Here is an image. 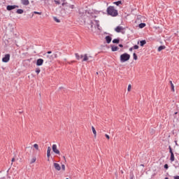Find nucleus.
<instances>
[{"label": "nucleus", "mask_w": 179, "mask_h": 179, "mask_svg": "<svg viewBox=\"0 0 179 179\" xmlns=\"http://www.w3.org/2000/svg\"><path fill=\"white\" fill-rule=\"evenodd\" d=\"M89 15H90V12L87 11V10H85L83 8L79 9L78 22H80V24H85L86 23V19L89 17Z\"/></svg>", "instance_id": "obj_1"}, {"label": "nucleus", "mask_w": 179, "mask_h": 179, "mask_svg": "<svg viewBox=\"0 0 179 179\" xmlns=\"http://www.w3.org/2000/svg\"><path fill=\"white\" fill-rule=\"evenodd\" d=\"M106 12L109 16H112L113 17H115L118 15V10L113 6H108Z\"/></svg>", "instance_id": "obj_2"}, {"label": "nucleus", "mask_w": 179, "mask_h": 179, "mask_svg": "<svg viewBox=\"0 0 179 179\" xmlns=\"http://www.w3.org/2000/svg\"><path fill=\"white\" fill-rule=\"evenodd\" d=\"M131 58V55L128 53H123L120 55V62H127V61H129Z\"/></svg>", "instance_id": "obj_3"}, {"label": "nucleus", "mask_w": 179, "mask_h": 179, "mask_svg": "<svg viewBox=\"0 0 179 179\" xmlns=\"http://www.w3.org/2000/svg\"><path fill=\"white\" fill-rule=\"evenodd\" d=\"M9 59H10V54H6L5 56L2 58L3 62H9Z\"/></svg>", "instance_id": "obj_4"}, {"label": "nucleus", "mask_w": 179, "mask_h": 179, "mask_svg": "<svg viewBox=\"0 0 179 179\" xmlns=\"http://www.w3.org/2000/svg\"><path fill=\"white\" fill-rule=\"evenodd\" d=\"M52 149L56 155H61V152L59 151L58 149H57V145L54 144L52 147Z\"/></svg>", "instance_id": "obj_5"}, {"label": "nucleus", "mask_w": 179, "mask_h": 179, "mask_svg": "<svg viewBox=\"0 0 179 179\" xmlns=\"http://www.w3.org/2000/svg\"><path fill=\"white\" fill-rule=\"evenodd\" d=\"M43 64H44V59H38L36 60V66H41V65H43Z\"/></svg>", "instance_id": "obj_6"}, {"label": "nucleus", "mask_w": 179, "mask_h": 179, "mask_svg": "<svg viewBox=\"0 0 179 179\" xmlns=\"http://www.w3.org/2000/svg\"><path fill=\"white\" fill-rule=\"evenodd\" d=\"M16 8H19V6H7L6 9L7 10H13V9H16Z\"/></svg>", "instance_id": "obj_7"}, {"label": "nucleus", "mask_w": 179, "mask_h": 179, "mask_svg": "<svg viewBox=\"0 0 179 179\" xmlns=\"http://www.w3.org/2000/svg\"><path fill=\"white\" fill-rule=\"evenodd\" d=\"M50 156H51V147H48V151H47V157L48 158V162L50 161Z\"/></svg>", "instance_id": "obj_8"}, {"label": "nucleus", "mask_w": 179, "mask_h": 179, "mask_svg": "<svg viewBox=\"0 0 179 179\" xmlns=\"http://www.w3.org/2000/svg\"><path fill=\"white\" fill-rule=\"evenodd\" d=\"M53 166H54L55 170H57V171H59L61 170V166H59V164L54 163Z\"/></svg>", "instance_id": "obj_9"}, {"label": "nucleus", "mask_w": 179, "mask_h": 179, "mask_svg": "<svg viewBox=\"0 0 179 179\" xmlns=\"http://www.w3.org/2000/svg\"><path fill=\"white\" fill-rule=\"evenodd\" d=\"M105 40H106L107 44H110V43H111V40H113V38H111V36H106L105 37Z\"/></svg>", "instance_id": "obj_10"}, {"label": "nucleus", "mask_w": 179, "mask_h": 179, "mask_svg": "<svg viewBox=\"0 0 179 179\" xmlns=\"http://www.w3.org/2000/svg\"><path fill=\"white\" fill-rule=\"evenodd\" d=\"M21 3L24 5V6H27L30 3V1L29 0H21Z\"/></svg>", "instance_id": "obj_11"}, {"label": "nucleus", "mask_w": 179, "mask_h": 179, "mask_svg": "<svg viewBox=\"0 0 179 179\" xmlns=\"http://www.w3.org/2000/svg\"><path fill=\"white\" fill-rule=\"evenodd\" d=\"M117 33H121V30H123L122 27L118 26L115 29Z\"/></svg>", "instance_id": "obj_12"}, {"label": "nucleus", "mask_w": 179, "mask_h": 179, "mask_svg": "<svg viewBox=\"0 0 179 179\" xmlns=\"http://www.w3.org/2000/svg\"><path fill=\"white\" fill-rule=\"evenodd\" d=\"M169 83L171 85V92H176V90H174V84H173V81L172 80H170L169 81Z\"/></svg>", "instance_id": "obj_13"}, {"label": "nucleus", "mask_w": 179, "mask_h": 179, "mask_svg": "<svg viewBox=\"0 0 179 179\" xmlns=\"http://www.w3.org/2000/svg\"><path fill=\"white\" fill-rule=\"evenodd\" d=\"M111 50H112V51L115 52V51H118V50H120V48H118V46L112 45Z\"/></svg>", "instance_id": "obj_14"}, {"label": "nucleus", "mask_w": 179, "mask_h": 179, "mask_svg": "<svg viewBox=\"0 0 179 179\" xmlns=\"http://www.w3.org/2000/svg\"><path fill=\"white\" fill-rule=\"evenodd\" d=\"M113 44H120V38H115L113 40Z\"/></svg>", "instance_id": "obj_15"}, {"label": "nucleus", "mask_w": 179, "mask_h": 179, "mask_svg": "<svg viewBox=\"0 0 179 179\" xmlns=\"http://www.w3.org/2000/svg\"><path fill=\"white\" fill-rule=\"evenodd\" d=\"M86 61H89V57H87V54H85L83 59V62H85Z\"/></svg>", "instance_id": "obj_16"}, {"label": "nucleus", "mask_w": 179, "mask_h": 179, "mask_svg": "<svg viewBox=\"0 0 179 179\" xmlns=\"http://www.w3.org/2000/svg\"><path fill=\"white\" fill-rule=\"evenodd\" d=\"M114 5H116L117 6H120V5H122V1H117L113 2Z\"/></svg>", "instance_id": "obj_17"}, {"label": "nucleus", "mask_w": 179, "mask_h": 179, "mask_svg": "<svg viewBox=\"0 0 179 179\" xmlns=\"http://www.w3.org/2000/svg\"><path fill=\"white\" fill-rule=\"evenodd\" d=\"M94 22H95L96 27H97L98 30H101L100 29V24H99V20H94Z\"/></svg>", "instance_id": "obj_18"}, {"label": "nucleus", "mask_w": 179, "mask_h": 179, "mask_svg": "<svg viewBox=\"0 0 179 179\" xmlns=\"http://www.w3.org/2000/svg\"><path fill=\"white\" fill-rule=\"evenodd\" d=\"M162 50H166L165 45H161L158 48V51L160 52V51H162Z\"/></svg>", "instance_id": "obj_19"}, {"label": "nucleus", "mask_w": 179, "mask_h": 179, "mask_svg": "<svg viewBox=\"0 0 179 179\" xmlns=\"http://www.w3.org/2000/svg\"><path fill=\"white\" fill-rule=\"evenodd\" d=\"M145 44H146V41L145 40H143V41H140L141 47H143V45H145Z\"/></svg>", "instance_id": "obj_20"}, {"label": "nucleus", "mask_w": 179, "mask_h": 179, "mask_svg": "<svg viewBox=\"0 0 179 179\" xmlns=\"http://www.w3.org/2000/svg\"><path fill=\"white\" fill-rule=\"evenodd\" d=\"M146 27V24H145V23H141V24H139V25H138V27L140 28V29H143V27Z\"/></svg>", "instance_id": "obj_21"}, {"label": "nucleus", "mask_w": 179, "mask_h": 179, "mask_svg": "<svg viewBox=\"0 0 179 179\" xmlns=\"http://www.w3.org/2000/svg\"><path fill=\"white\" fill-rule=\"evenodd\" d=\"M92 132H93V134H94V138H96V129H94V127H92Z\"/></svg>", "instance_id": "obj_22"}, {"label": "nucleus", "mask_w": 179, "mask_h": 179, "mask_svg": "<svg viewBox=\"0 0 179 179\" xmlns=\"http://www.w3.org/2000/svg\"><path fill=\"white\" fill-rule=\"evenodd\" d=\"M170 160H171V162H174V160H176V158L174 157V153L171 154Z\"/></svg>", "instance_id": "obj_23"}, {"label": "nucleus", "mask_w": 179, "mask_h": 179, "mask_svg": "<svg viewBox=\"0 0 179 179\" xmlns=\"http://www.w3.org/2000/svg\"><path fill=\"white\" fill-rule=\"evenodd\" d=\"M23 12H24V10L22 9H17L16 13L18 15H22V13H23Z\"/></svg>", "instance_id": "obj_24"}, {"label": "nucleus", "mask_w": 179, "mask_h": 179, "mask_svg": "<svg viewBox=\"0 0 179 179\" xmlns=\"http://www.w3.org/2000/svg\"><path fill=\"white\" fill-rule=\"evenodd\" d=\"M133 58L134 59H135V61L138 59V55H136V53L133 54Z\"/></svg>", "instance_id": "obj_25"}, {"label": "nucleus", "mask_w": 179, "mask_h": 179, "mask_svg": "<svg viewBox=\"0 0 179 179\" xmlns=\"http://www.w3.org/2000/svg\"><path fill=\"white\" fill-rule=\"evenodd\" d=\"M75 55H76V59H78V61H79V59H80V56L79 55V54L78 53H76Z\"/></svg>", "instance_id": "obj_26"}, {"label": "nucleus", "mask_w": 179, "mask_h": 179, "mask_svg": "<svg viewBox=\"0 0 179 179\" xmlns=\"http://www.w3.org/2000/svg\"><path fill=\"white\" fill-rule=\"evenodd\" d=\"M169 153L171 155L174 153V152H173V148H171V145L169 146Z\"/></svg>", "instance_id": "obj_27"}, {"label": "nucleus", "mask_w": 179, "mask_h": 179, "mask_svg": "<svg viewBox=\"0 0 179 179\" xmlns=\"http://www.w3.org/2000/svg\"><path fill=\"white\" fill-rule=\"evenodd\" d=\"M169 153L171 155L174 153V152H173V148H171V145L169 146Z\"/></svg>", "instance_id": "obj_28"}, {"label": "nucleus", "mask_w": 179, "mask_h": 179, "mask_svg": "<svg viewBox=\"0 0 179 179\" xmlns=\"http://www.w3.org/2000/svg\"><path fill=\"white\" fill-rule=\"evenodd\" d=\"M88 16H91L92 17H97V16L96 15H94V13H90V15H88Z\"/></svg>", "instance_id": "obj_29"}, {"label": "nucleus", "mask_w": 179, "mask_h": 179, "mask_svg": "<svg viewBox=\"0 0 179 179\" xmlns=\"http://www.w3.org/2000/svg\"><path fill=\"white\" fill-rule=\"evenodd\" d=\"M55 3H56V5H61V1H58V0H54Z\"/></svg>", "instance_id": "obj_30"}, {"label": "nucleus", "mask_w": 179, "mask_h": 179, "mask_svg": "<svg viewBox=\"0 0 179 179\" xmlns=\"http://www.w3.org/2000/svg\"><path fill=\"white\" fill-rule=\"evenodd\" d=\"M36 72L37 75H38V73H40V72H41V70L40 69V68H36Z\"/></svg>", "instance_id": "obj_31"}, {"label": "nucleus", "mask_w": 179, "mask_h": 179, "mask_svg": "<svg viewBox=\"0 0 179 179\" xmlns=\"http://www.w3.org/2000/svg\"><path fill=\"white\" fill-rule=\"evenodd\" d=\"M54 20H55L57 22V23H59L61 22V20H59V19L57 18V17H54Z\"/></svg>", "instance_id": "obj_32"}, {"label": "nucleus", "mask_w": 179, "mask_h": 179, "mask_svg": "<svg viewBox=\"0 0 179 179\" xmlns=\"http://www.w3.org/2000/svg\"><path fill=\"white\" fill-rule=\"evenodd\" d=\"M34 15H42L43 14V13L37 12V11H34Z\"/></svg>", "instance_id": "obj_33"}, {"label": "nucleus", "mask_w": 179, "mask_h": 179, "mask_svg": "<svg viewBox=\"0 0 179 179\" xmlns=\"http://www.w3.org/2000/svg\"><path fill=\"white\" fill-rule=\"evenodd\" d=\"M36 157L32 158L31 161V164L36 163Z\"/></svg>", "instance_id": "obj_34"}, {"label": "nucleus", "mask_w": 179, "mask_h": 179, "mask_svg": "<svg viewBox=\"0 0 179 179\" xmlns=\"http://www.w3.org/2000/svg\"><path fill=\"white\" fill-rule=\"evenodd\" d=\"M134 50H138L139 48V46L138 45H135L133 46Z\"/></svg>", "instance_id": "obj_35"}, {"label": "nucleus", "mask_w": 179, "mask_h": 179, "mask_svg": "<svg viewBox=\"0 0 179 179\" xmlns=\"http://www.w3.org/2000/svg\"><path fill=\"white\" fill-rule=\"evenodd\" d=\"M90 28L93 29V21L92 20L90 21Z\"/></svg>", "instance_id": "obj_36"}, {"label": "nucleus", "mask_w": 179, "mask_h": 179, "mask_svg": "<svg viewBox=\"0 0 179 179\" xmlns=\"http://www.w3.org/2000/svg\"><path fill=\"white\" fill-rule=\"evenodd\" d=\"M34 148H35V149H36V150H38V144H34Z\"/></svg>", "instance_id": "obj_37"}, {"label": "nucleus", "mask_w": 179, "mask_h": 179, "mask_svg": "<svg viewBox=\"0 0 179 179\" xmlns=\"http://www.w3.org/2000/svg\"><path fill=\"white\" fill-rule=\"evenodd\" d=\"M131 87H132V86H131V85H128V88H127L128 92H131Z\"/></svg>", "instance_id": "obj_38"}, {"label": "nucleus", "mask_w": 179, "mask_h": 179, "mask_svg": "<svg viewBox=\"0 0 179 179\" xmlns=\"http://www.w3.org/2000/svg\"><path fill=\"white\" fill-rule=\"evenodd\" d=\"M164 169H165L166 170H167V169H169V164H165L164 166Z\"/></svg>", "instance_id": "obj_39"}, {"label": "nucleus", "mask_w": 179, "mask_h": 179, "mask_svg": "<svg viewBox=\"0 0 179 179\" xmlns=\"http://www.w3.org/2000/svg\"><path fill=\"white\" fill-rule=\"evenodd\" d=\"M53 58H58V55L57 53L53 54Z\"/></svg>", "instance_id": "obj_40"}, {"label": "nucleus", "mask_w": 179, "mask_h": 179, "mask_svg": "<svg viewBox=\"0 0 179 179\" xmlns=\"http://www.w3.org/2000/svg\"><path fill=\"white\" fill-rule=\"evenodd\" d=\"M69 8H70L71 9H73V8H75L74 5H69Z\"/></svg>", "instance_id": "obj_41"}, {"label": "nucleus", "mask_w": 179, "mask_h": 179, "mask_svg": "<svg viewBox=\"0 0 179 179\" xmlns=\"http://www.w3.org/2000/svg\"><path fill=\"white\" fill-rule=\"evenodd\" d=\"M62 169L63 170V171H65V165H62Z\"/></svg>", "instance_id": "obj_42"}, {"label": "nucleus", "mask_w": 179, "mask_h": 179, "mask_svg": "<svg viewBox=\"0 0 179 179\" xmlns=\"http://www.w3.org/2000/svg\"><path fill=\"white\" fill-rule=\"evenodd\" d=\"M105 136L106 139H110V136H108V134H105Z\"/></svg>", "instance_id": "obj_43"}, {"label": "nucleus", "mask_w": 179, "mask_h": 179, "mask_svg": "<svg viewBox=\"0 0 179 179\" xmlns=\"http://www.w3.org/2000/svg\"><path fill=\"white\" fill-rule=\"evenodd\" d=\"M129 50L131 51V52H132V51L134 50V47H133V48H130L129 49Z\"/></svg>", "instance_id": "obj_44"}, {"label": "nucleus", "mask_w": 179, "mask_h": 179, "mask_svg": "<svg viewBox=\"0 0 179 179\" xmlns=\"http://www.w3.org/2000/svg\"><path fill=\"white\" fill-rule=\"evenodd\" d=\"M174 179H179V176H174Z\"/></svg>", "instance_id": "obj_45"}, {"label": "nucleus", "mask_w": 179, "mask_h": 179, "mask_svg": "<svg viewBox=\"0 0 179 179\" xmlns=\"http://www.w3.org/2000/svg\"><path fill=\"white\" fill-rule=\"evenodd\" d=\"M119 47H120V48H122V47H124V45L122 44H119Z\"/></svg>", "instance_id": "obj_46"}, {"label": "nucleus", "mask_w": 179, "mask_h": 179, "mask_svg": "<svg viewBox=\"0 0 179 179\" xmlns=\"http://www.w3.org/2000/svg\"><path fill=\"white\" fill-rule=\"evenodd\" d=\"M65 3H68L67 2L62 3V6H65Z\"/></svg>", "instance_id": "obj_47"}, {"label": "nucleus", "mask_w": 179, "mask_h": 179, "mask_svg": "<svg viewBox=\"0 0 179 179\" xmlns=\"http://www.w3.org/2000/svg\"><path fill=\"white\" fill-rule=\"evenodd\" d=\"M47 54H52V51H48Z\"/></svg>", "instance_id": "obj_48"}, {"label": "nucleus", "mask_w": 179, "mask_h": 179, "mask_svg": "<svg viewBox=\"0 0 179 179\" xmlns=\"http://www.w3.org/2000/svg\"><path fill=\"white\" fill-rule=\"evenodd\" d=\"M84 56H85V55H81L80 56V58H84Z\"/></svg>", "instance_id": "obj_49"}, {"label": "nucleus", "mask_w": 179, "mask_h": 179, "mask_svg": "<svg viewBox=\"0 0 179 179\" xmlns=\"http://www.w3.org/2000/svg\"><path fill=\"white\" fill-rule=\"evenodd\" d=\"M175 143H176V146H178V143H177V141H175Z\"/></svg>", "instance_id": "obj_50"}, {"label": "nucleus", "mask_w": 179, "mask_h": 179, "mask_svg": "<svg viewBox=\"0 0 179 179\" xmlns=\"http://www.w3.org/2000/svg\"><path fill=\"white\" fill-rule=\"evenodd\" d=\"M64 162H66V158H65V156L63 157Z\"/></svg>", "instance_id": "obj_51"}, {"label": "nucleus", "mask_w": 179, "mask_h": 179, "mask_svg": "<svg viewBox=\"0 0 179 179\" xmlns=\"http://www.w3.org/2000/svg\"><path fill=\"white\" fill-rule=\"evenodd\" d=\"M11 162L13 163V162H15V158H13Z\"/></svg>", "instance_id": "obj_52"}, {"label": "nucleus", "mask_w": 179, "mask_h": 179, "mask_svg": "<svg viewBox=\"0 0 179 179\" xmlns=\"http://www.w3.org/2000/svg\"><path fill=\"white\" fill-rule=\"evenodd\" d=\"M177 114H178V112H176V113H174V115H177Z\"/></svg>", "instance_id": "obj_53"}, {"label": "nucleus", "mask_w": 179, "mask_h": 179, "mask_svg": "<svg viewBox=\"0 0 179 179\" xmlns=\"http://www.w3.org/2000/svg\"><path fill=\"white\" fill-rule=\"evenodd\" d=\"M66 0H62V2L64 3Z\"/></svg>", "instance_id": "obj_54"}, {"label": "nucleus", "mask_w": 179, "mask_h": 179, "mask_svg": "<svg viewBox=\"0 0 179 179\" xmlns=\"http://www.w3.org/2000/svg\"><path fill=\"white\" fill-rule=\"evenodd\" d=\"M130 179H134V176L130 178Z\"/></svg>", "instance_id": "obj_55"}, {"label": "nucleus", "mask_w": 179, "mask_h": 179, "mask_svg": "<svg viewBox=\"0 0 179 179\" xmlns=\"http://www.w3.org/2000/svg\"><path fill=\"white\" fill-rule=\"evenodd\" d=\"M96 75H99V72H96Z\"/></svg>", "instance_id": "obj_56"}, {"label": "nucleus", "mask_w": 179, "mask_h": 179, "mask_svg": "<svg viewBox=\"0 0 179 179\" xmlns=\"http://www.w3.org/2000/svg\"><path fill=\"white\" fill-rule=\"evenodd\" d=\"M165 179H169V178H168V177H166V178H165Z\"/></svg>", "instance_id": "obj_57"}, {"label": "nucleus", "mask_w": 179, "mask_h": 179, "mask_svg": "<svg viewBox=\"0 0 179 179\" xmlns=\"http://www.w3.org/2000/svg\"><path fill=\"white\" fill-rule=\"evenodd\" d=\"M68 4V3H65V5H67Z\"/></svg>", "instance_id": "obj_58"}, {"label": "nucleus", "mask_w": 179, "mask_h": 179, "mask_svg": "<svg viewBox=\"0 0 179 179\" xmlns=\"http://www.w3.org/2000/svg\"><path fill=\"white\" fill-rule=\"evenodd\" d=\"M15 43H16V41H15Z\"/></svg>", "instance_id": "obj_59"}, {"label": "nucleus", "mask_w": 179, "mask_h": 179, "mask_svg": "<svg viewBox=\"0 0 179 179\" xmlns=\"http://www.w3.org/2000/svg\"><path fill=\"white\" fill-rule=\"evenodd\" d=\"M66 179H69V178H66Z\"/></svg>", "instance_id": "obj_60"}]
</instances>
